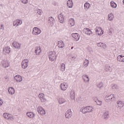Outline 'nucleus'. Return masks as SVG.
I'll return each instance as SVG.
<instances>
[{
	"instance_id": "nucleus-33",
	"label": "nucleus",
	"mask_w": 124,
	"mask_h": 124,
	"mask_svg": "<svg viewBox=\"0 0 124 124\" xmlns=\"http://www.w3.org/2000/svg\"><path fill=\"white\" fill-rule=\"evenodd\" d=\"M90 6H91V5H90V3H89L88 2H86L84 4V8L86 10L89 9V8H90Z\"/></svg>"
},
{
	"instance_id": "nucleus-7",
	"label": "nucleus",
	"mask_w": 124,
	"mask_h": 124,
	"mask_svg": "<svg viewBox=\"0 0 124 124\" xmlns=\"http://www.w3.org/2000/svg\"><path fill=\"white\" fill-rule=\"evenodd\" d=\"M96 33L97 35H102L103 34V30H102V28L100 27H97L95 29Z\"/></svg>"
},
{
	"instance_id": "nucleus-4",
	"label": "nucleus",
	"mask_w": 124,
	"mask_h": 124,
	"mask_svg": "<svg viewBox=\"0 0 124 124\" xmlns=\"http://www.w3.org/2000/svg\"><path fill=\"white\" fill-rule=\"evenodd\" d=\"M28 63H29V60L25 59L23 60L21 64L22 68H23V69H26V68L28 67Z\"/></svg>"
},
{
	"instance_id": "nucleus-20",
	"label": "nucleus",
	"mask_w": 124,
	"mask_h": 124,
	"mask_svg": "<svg viewBox=\"0 0 124 124\" xmlns=\"http://www.w3.org/2000/svg\"><path fill=\"white\" fill-rule=\"evenodd\" d=\"M69 25L70 27H73L75 25V21L73 18H70L69 20Z\"/></svg>"
},
{
	"instance_id": "nucleus-18",
	"label": "nucleus",
	"mask_w": 124,
	"mask_h": 124,
	"mask_svg": "<svg viewBox=\"0 0 124 124\" xmlns=\"http://www.w3.org/2000/svg\"><path fill=\"white\" fill-rule=\"evenodd\" d=\"M117 61L120 62H124V56L118 55L117 57Z\"/></svg>"
},
{
	"instance_id": "nucleus-43",
	"label": "nucleus",
	"mask_w": 124,
	"mask_h": 124,
	"mask_svg": "<svg viewBox=\"0 0 124 124\" xmlns=\"http://www.w3.org/2000/svg\"><path fill=\"white\" fill-rule=\"evenodd\" d=\"M3 29V25L2 24H0V30H2Z\"/></svg>"
},
{
	"instance_id": "nucleus-14",
	"label": "nucleus",
	"mask_w": 124,
	"mask_h": 124,
	"mask_svg": "<svg viewBox=\"0 0 124 124\" xmlns=\"http://www.w3.org/2000/svg\"><path fill=\"white\" fill-rule=\"evenodd\" d=\"M84 31L86 34H87L88 35H92V34H93V32H92L91 29L89 28H85L84 29Z\"/></svg>"
},
{
	"instance_id": "nucleus-30",
	"label": "nucleus",
	"mask_w": 124,
	"mask_h": 124,
	"mask_svg": "<svg viewBox=\"0 0 124 124\" xmlns=\"http://www.w3.org/2000/svg\"><path fill=\"white\" fill-rule=\"evenodd\" d=\"M3 67H8L9 66V63L7 61H4L3 63Z\"/></svg>"
},
{
	"instance_id": "nucleus-40",
	"label": "nucleus",
	"mask_w": 124,
	"mask_h": 124,
	"mask_svg": "<svg viewBox=\"0 0 124 124\" xmlns=\"http://www.w3.org/2000/svg\"><path fill=\"white\" fill-rule=\"evenodd\" d=\"M21 2H22V3L26 4L28 3V0H21Z\"/></svg>"
},
{
	"instance_id": "nucleus-13",
	"label": "nucleus",
	"mask_w": 124,
	"mask_h": 124,
	"mask_svg": "<svg viewBox=\"0 0 124 124\" xmlns=\"http://www.w3.org/2000/svg\"><path fill=\"white\" fill-rule=\"evenodd\" d=\"M26 115L28 118H30L31 119H33L35 116V114L33 112H28Z\"/></svg>"
},
{
	"instance_id": "nucleus-36",
	"label": "nucleus",
	"mask_w": 124,
	"mask_h": 124,
	"mask_svg": "<svg viewBox=\"0 0 124 124\" xmlns=\"http://www.w3.org/2000/svg\"><path fill=\"white\" fill-rule=\"evenodd\" d=\"M83 64L85 67H87V66H88V65H89V60H85L83 63Z\"/></svg>"
},
{
	"instance_id": "nucleus-1",
	"label": "nucleus",
	"mask_w": 124,
	"mask_h": 124,
	"mask_svg": "<svg viewBox=\"0 0 124 124\" xmlns=\"http://www.w3.org/2000/svg\"><path fill=\"white\" fill-rule=\"evenodd\" d=\"M48 57L50 61H51V62H54V61H56L57 59V54L55 51H50L49 53Z\"/></svg>"
},
{
	"instance_id": "nucleus-12",
	"label": "nucleus",
	"mask_w": 124,
	"mask_h": 124,
	"mask_svg": "<svg viewBox=\"0 0 124 124\" xmlns=\"http://www.w3.org/2000/svg\"><path fill=\"white\" fill-rule=\"evenodd\" d=\"M39 98L40 99L42 102H45V101H46V98H45V95L44 93L39 94Z\"/></svg>"
},
{
	"instance_id": "nucleus-46",
	"label": "nucleus",
	"mask_w": 124,
	"mask_h": 124,
	"mask_svg": "<svg viewBox=\"0 0 124 124\" xmlns=\"http://www.w3.org/2000/svg\"><path fill=\"white\" fill-rule=\"evenodd\" d=\"M111 95H112V94H111L110 96H108V98H109V99L108 100H110V97H111Z\"/></svg>"
},
{
	"instance_id": "nucleus-22",
	"label": "nucleus",
	"mask_w": 124,
	"mask_h": 124,
	"mask_svg": "<svg viewBox=\"0 0 124 124\" xmlns=\"http://www.w3.org/2000/svg\"><path fill=\"white\" fill-rule=\"evenodd\" d=\"M67 5L69 8H72L73 6V3L72 2V0H68L67 2Z\"/></svg>"
},
{
	"instance_id": "nucleus-42",
	"label": "nucleus",
	"mask_w": 124,
	"mask_h": 124,
	"mask_svg": "<svg viewBox=\"0 0 124 124\" xmlns=\"http://www.w3.org/2000/svg\"><path fill=\"white\" fill-rule=\"evenodd\" d=\"M102 86H103V84H102V83H100V84H99L98 85V88H101V87H102Z\"/></svg>"
},
{
	"instance_id": "nucleus-29",
	"label": "nucleus",
	"mask_w": 124,
	"mask_h": 124,
	"mask_svg": "<svg viewBox=\"0 0 124 124\" xmlns=\"http://www.w3.org/2000/svg\"><path fill=\"white\" fill-rule=\"evenodd\" d=\"M108 117H109V113L108 111L105 112L103 115V118L104 119H107V118H108Z\"/></svg>"
},
{
	"instance_id": "nucleus-16",
	"label": "nucleus",
	"mask_w": 124,
	"mask_h": 124,
	"mask_svg": "<svg viewBox=\"0 0 124 124\" xmlns=\"http://www.w3.org/2000/svg\"><path fill=\"white\" fill-rule=\"evenodd\" d=\"M72 114V112H71V109H68L65 113V116L67 119H68V118H70L71 117V115Z\"/></svg>"
},
{
	"instance_id": "nucleus-23",
	"label": "nucleus",
	"mask_w": 124,
	"mask_h": 124,
	"mask_svg": "<svg viewBox=\"0 0 124 124\" xmlns=\"http://www.w3.org/2000/svg\"><path fill=\"white\" fill-rule=\"evenodd\" d=\"M82 78L84 82H89L90 81V78H89V77L86 75H84L82 76Z\"/></svg>"
},
{
	"instance_id": "nucleus-15",
	"label": "nucleus",
	"mask_w": 124,
	"mask_h": 124,
	"mask_svg": "<svg viewBox=\"0 0 124 124\" xmlns=\"http://www.w3.org/2000/svg\"><path fill=\"white\" fill-rule=\"evenodd\" d=\"M15 80L16 81V82H22L23 80V78L20 75H16L14 77Z\"/></svg>"
},
{
	"instance_id": "nucleus-32",
	"label": "nucleus",
	"mask_w": 124,
	"mask_h": 124,
	"mask_svg": "<svg viewBox=\"0 0 124 124\" xmlns=\"http://www.w3.org/2000/svg\"><path fill=\"white\" fill-rule=\"evenodd\" d=\"M86 108L87 109V112H88V113L93 110V108L92 107H86Z\"/></svg>"
},
{
	"instance_id": "nucleus-11",
	"label": "nucleus",
	"mask_w": 124,
	"mask_h": 124,
	"mask_svg": "<svg viewBox=\"0 0 124 124\" xmlns=\"http://www.w3.org/2000/svg\"><path fill=\"white\" fill-rule=\"evenodd\" d=\"M13 46L16 49H20L21 48V44L15 41L13 43Z\"/></svg>"
},
{
	"instance_id": "nucleus-34",
	"label": "nucleus",
	"mask_w": 124,
	"mask_h": 124,
	"mask_svg": "<svg viewBox=\"0 0 124 124\" xmlns=\"http://www.w3.org/2000/svg\"><path fill=\"white\" fill-rule=\"evenodd\" d=\"M108 17L109 21H112V20H113V19L114 18V16L112 14H109L108 15Z\"/></svg>"
},
{
	"instance_id": "nucleus-37",
	"label": "nucleus",
	"mask_w": 124,
	"mask_h": 124,
	"mask_svg": "<svg viewBox=\"0 0 124 124\" xmlns=\"http://www.w3.org/2000/svg\"><path fill=\"white\" fill-rule=\"evenodd\" d=\"M81 112H82L83 114H86V113H88V110H87V108L85 107V108H84L82 110Z\"/></svg>"
},
{
	"instance_id": "nucleus-19",
	"label": "nucleus",
	"mask_w": 124,
	"mask_h": 124,
	"mask_svg": "<svg viewBox=\"0 0 124 124\" xmlns=\"http://www.w3.org/2000/svg\"><path fill=\"white\" fill-rule=\"evenodd\" d=\"M57 45L59 48H63L64 47V43L62 41H59Z\"/></svg>"
},
{
	"instance_id": "nucleus-41",
	"label": "nucleus",
	"mask_w": 124,
	"mask_h": 124,
	"mask_svg": "<svg viewBox=\"0 0 124 124\" xmlns=\"http://www.w3.org/2000/svg\"><path fill=\"white\" fill-rule=\"evenodd\" d=\"M38 14H39V15H41V14H42V10H39L37 12Z\"/></svg>"
},
{
	"instance_id": "nucleus-38",
	"label": "nucleus",
	"mask_w": 124,
	"mask_h": 124,
	"mask_svg": "<svg viewBox=\"0 0 124 124\" xmlns=\"http://www.w3.org/2000/svg\"><path fill=\"white\" fill-rule=\"evenodd\" d=\"M96 103H97V105L101 106L102 105V102L101 101H99L98 100H97L95 101Z\"/></svg>"
},
{
	"instance_id": "nucleus-9",
	"label": "nucleus",
	"mask_w": 124,
	"mask_h": 124,
	"mask_svg": "<svg viewBox=\"0 0 124 124\" xmlns=\"http://www.w3.org/2000/svg\"><path fill=\"white\" fill-rule=\"evenodd\" d=\"M72 36L76 41H78L80 39V35L77 33H72Z\"/></svg>"
},
{
	"instance_id": "nucleus-45",
	"label": "nucleus",
	"mask_w": 124,
	"mask_h": 124,
	"mask_svg": "<svg viewBox=\"0 0 124 124\" xmlns=\"http://www.w3.org/2000/svg\"><path fill=\"white\" fill-rule=\"evenodd\" d=\"M71 57H72L73 59H76V56L73 57V56H72Z\"/></svg>"
},
{
	"instance_id": "nucleus-26",
	"label": "nucleus",
	"mask_w": 124,
	"mask_h": 124,
	"mask_svg": "<svg viewBox=\"0 0 124 124\" xmlns=\"http://www.w3.org/2000/svg\"><path fill=\"white\" fill-rule=\"evenodd\" d=\"M70 96L72 99H74V98H75V92L74 91H71Z\"/></svg>"
},
{
	"instance_id": "nucleus-39",
	"label": "nucleus",
	"mask_w": 124,
	"mask_h": 124,
	"mask_svg": "<svg viewBox=\"0 0 124 124\" xmlns=\"http://www.w3.org/2000/svg\"><path fill=\"white\" fill-rule=\"evenodd\" d=\"M65 101L63 99L61 98V99L59 100V103H60V104H62V103H64Z\"/></svg>"
},
{
	"instance_id": "nucleus-21",
	"label": "nucleus",
	"mask_w": 124,
	"mask_h": 124,
	"mask_svg": "<svg viewBox=\"0 0 124 124\" xmlns=\"http://www.w3.org/2000/svg\"><path fill=\"white\" fill-rule=\"evenodd\" d=\"M98 47H102L103 49H106L107 48V45L102 43H99L97 44Z\"/></svg>"
},
{
	"instance_id": "nucleus-10",
	"label": "nucleus",
	"mask_w": 124,
	"mask_h": 124,
	"mask_svg": "<svg viewBox=\"0 0 124 124\" xmlns=\"http://www.w3.org/2000/svg\"><path fill=\"white\" fill-rule=\"evenodd\" d=\"M3 53L5 55L9 54V53H10V47H9L8 46H6V47H4L3 49Z\"/></svg>"
},
{
	"instance_id": "nucleus-28",
	"label": "nucleus",
	"mask_w": 124,
	"mask_h": 124,
	"mask_svg": "<svg viewBox=\"0 0 124 124\" xmlns=\"http://www.w3.org/2000/svg\"><path fill=\"white\" fill-rule=\"evenodd\" d=\"M110 6H111V7H112L113 8H116V7H117V4H116V3H115L113 1H111L110 2Z\"/></svg>"
},
{
	"instance_id": "nucleus-24",
	"label": "nucleus",
	"mask_w": 124,
	"mask_h": 124,
	"mask_svg": "<svg viewBox=\"0 0 124 124\" xmlns=\"http://www.w3.org/2000/svg\"><path fill=\"white\" fill-rule=\"evenodd\" d=\"M35 53L36 55H39V54L41 53V48H40L39 46L37 47L35 50Z\"/></svg>"
},
{
	"instance_id": "nucleus-3",
	"label": "nucleus",
	"mask_w": 124,
	"mask_h": 124,
	"mask_svg": "<svg viewBox=\"0 0 124 124\" xmlns=\"http://www.w3.org/2000/svg\"><path fill=\"white\" fill-rule=\"evenodd\" d=\"M37 111L40 115H45L46 114L45 110H44V108L41 107H38L37 108Z\"/></svg>"
},
{
	"instance_id": "nucleus-44",
	"label": "nucleus",
	"mask_w": 124,
	"mask_h": 124,
	"mask_svg": "<svg viewBox=\"0 0 124 124\" xmlns=\"http://www.w3.org/2000/svg\"><path fill=\"white\" fill-rule=\"evenodd\" d=\"M3 103V102H2V100L0 98V106L2 105Z\"/></svg>"
},
{
	"instance_id": "nucleus-2",
	"label": "nucleus",
	"mask_w": 124,
	"mask_h": 124,
	"mask_svg": "<svg viewBox=\"0 0 124 124\" xmlns=\"http://www.w3.org/2000/svg\"><path fill=\"white\" fill-rule=\"evenodd\" d=\"M3 116L6 120H8V121H13L14 120L13 115L11 114L5 113L3 114Z\"/></svg>"
},
{
	"instance_id": "nucleus-25",
	"label": "nucleus",
	"mask_w": 124,
	"mask_h": 124,
	"mask_svg": "<svg viewBox=\"0 0 124 124\" xmlns=\"http://www.w3.org/2000/svg\"><path fill=\"white\" fill-rule=\"evenodd\" d=\"M8 92L10 94H14L15 93V90L13 89V88H9L8 89Z\"/></svg>"
},
{
	"instance_id": "nucleus-8",
	"label": "nucleus",
	"mask_w": 124,
	"mask_h": 124,
	"mask_svg": "<svg viewBox=\"0 0 124 124\" xmlns=\"http://www.w3.org/2000/svg\"><path fill=\"white\" fill-rule=\"evenodd\" d=\"M60 87L62 91H66V89L68 88V84L66 82L62 83Z\"/></svg>"
},
{
	"instance_id": "nucleus-27",
	"label": "nucleus",
	"mask_w": 124,
	"mask_h": 124,
	"mask_svg": "<svg viewBox=\"0 0 124 124\" xmlns=\"http://www.w3.org/2000/svg\"><path fill=\"white\" fill-rule=\"evenodd\" d=\"M60 69L62 71H64L65 70V64L64 63H62L60 65Z\"/></svg>"
},
{
	"instance_id": "nucleus-31",
	"label": "nucleus",
	"mask_w": 124,
	"mask_h": 124,
	"mask_svg": "<svg viewBox=\"0 0 124 124\" xmlns=\"http://www.w3.org/2000/svg\"><path fill=\"white\" fill-rule=\"evenodd\" d=\"M48 21L50 24H53L54 22H55V20L54 19V18H53V17L52 16L49 17Z\"/></svg>"
},
{
	"instance_id": "nucleus-47",
	"label": "nucleus",
	"mask_w": 124,
	"mask_h": 124,
	"mask_svg": "<svg viewBox=\"0 0 124 124\" xmlns=\"http://www.w3.org/2000/svg\"><path fill=\"white\" fill-rule=\"evenodd\" d=\"M73 48H74V47L72 46V47H71V49L72 50V49H73Z\"/></svg>"
},
{
	"instance_id": "nucleus-17",
	"label": "nucleus",
	"mask_w": 124,
	"mask_h": 124,
	"mask_svg": "<svg viewBox=\"0 0 124 124\" xmlns=\"http://www.w3.org/2000/svg\"><path fill=\"white\" fill-rule=\"evenodd\" d=\"M58 19L60 23H63L64 22V17H63V16L62 14L58 16Z\"/></svg>"
},
{
	"instance_id": "nucleus-5",
	"label": "nucleus",
	"mask_w": 124,
	"mask_h": 124,
	"mask_svg": "<svg viewBox=\"0 0 124 124\" xmlns=\"http://www.w3.org/2000/svg\"><path fill=\"white\" fill-rule=\"evenodd\" d=\"M21 24H23V21L19 19H16L13 22L14 27H18L19 26H21Z\"/></svg>"
},
{
	"instance_id": "nucleus-35",
	"label": "nucleus",
	"mask_w": 124,
	"mask_h": 124,
	"mask_svg": "<svg viewBox=\"0 0 124 124\" xmlns=\"http://www.w3.org/2000/svg\"><path fill=\"white\" fill-rule=\"evenodd\" d=\"M117 105L118 107H123L124 106V104L122 101H118L117 102Z\"/></svg>"
},
{
	"instance_id": "nucleus-6",
	"label": "nucleus",
	"mask_w": 124,
	"mask_h": 124,
	"mask_svg": "<svg viewBox=\"0 0 124 124\" xmlns=\"http://www.w3.org/2000/svg\"><path fill=\"white\" fill-rule=\"evenodd\" d=\"M41 32V30H40L38 28L35 27L33 29L32 31V34L34 35H38Z\"/></svg>"
}]
</instances>
